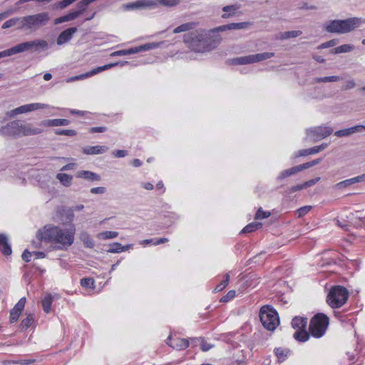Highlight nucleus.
I'll list each match as a JSON object with an SVG mask.
<instances>
[{
    "mask_svg": "<svg viewBox=\"0 0 365 365\" xmlns=\"http://www.w3.org/2000/svg\"><path fill=\"white\" fill-rule=\"evenodd\" d=\"M250 24V22L231 23L209 31L202 29H197L185 34L183 36V42L195 52L210 51L214 49L222 40L221 37L215 33L227 30L245 29Z\"/></svg>",
    "mask_w": 365,
    "mask_h": 365,
    "instance_id": "1",
    "label": "nucleus"
},
{
    "mask_svg": "<svg viewBox=\"0 0 365 365\" xmlns=\"http://www.w3.org/2000/svg\"><path fill=\"white\" fill-rule=\"evenodd\" d=\"M50 21L48 12H41L19 17H14L6 21L1 28L6 29L16 26V30L27 34L37 31L41 28L47 25Z\"/></svg>",
    "mask_w": 365,
    "mask_h": 365,
    "instance_id": "2",
    "label": "nucleus"
},
{
    "mask_svg": "<svg viewBox=\"0 0 365 365\" xmlns=\"http://www.w3.org/2000/svg\"><path fill=\"white\" fill-rule=\"evenodd\" d=\"M76 230L73 227L63 230L58 226L46 225L39 230L36 234L37 239L42 242L57 243L58 249L66 250L74 242Z\"/></svg>",
    "mask_w": 365,
    "mask_h": 365,
    "instance_id": "3",
    "label": "nucleus"
},
{
    "mask_svg": "<svg viewBox=\"0 0 365 365\" xmlns=\"http://www.w3.org/2000/svg\"><path fill=\"white\" fill-rule=\"evenodd\" d=\"M42 132L41 128L34 127L31 123H22L18 120L10 121L0 128V135L9 138L36 135Z\"/></svg>",
    "mask_w": 365,
    "mask_h": 365,
    "instance_id": "4",
    "label": "nucleus"
},
{
    "mask_svg": "<svg viewBox=\"0 0 365 365\" xmlns=\"http://www.w3.org/2000/svg\"><path fill=\"white\" fill-rule=\"evenodd\" d=\"M364 23H365V19L357 17L345 20H332L327 23L325 29L329 33L346 34L353 31Z\"/></svg>",
    "mask_w": 365,
    "mask_h": 365,
    "instance_id": "5",
    "label": "nucleus"
},
{
    "mask_svg": "<svg viewBox=\"0 0 365 365\" xmlns=\"http://www.w3.org/2000/svg\"><path fill=\"white\" fill-rule=\"evenodd\" d=\"M48 48V43L47 41L43 39H35L34 41L20 43L6 50L9 56H10L25 51H36L39 49L45 51Z\"/></svg>",
    "mask_w": 365,
    "mask_h": 365,
    "instance_id": "6",
    "label": "nucleus"
},
{
    "mask_svg": "<svg viewBox=\"0 0 365 365\" xmlns=\"http://www.w3.org/2000/svg\"><path fill=\"white\" fill-rule=\"evenodd\" d=\"M329 317L323 314L318 313L311 319L309 330V335L315 338H321L324 335L329 326Z\"/></svg>",
    "mask_w": 365,
    "mask_h": 365,
    "instance_id": "7",
    "label": "nucleus"
},
{
    "mask_svg": "<svg viewBox=\"0 0 365 365\" xmlns=\"http://www.w3.org/2000/svg\"><path fill=\"white\" fill-rule=\"evenodd\" d=\"M259 319L263 327L269 331H274L279 324L277 312L268 305L260 309Z\"/></svg>",
    "mask_w": 365,
    "mask_h": 365,
    "instance_id": "8",
    "label": "nucleus"
},
{
    "mask_svg": "<svg viewBox=\"0 0 365 365\" xmlns=\"http://www.w3.org/2000/svg\"><path fill=\"white\" fill-rule=\"evenodd\" d=\"M349 292L341 286H335L331 289L327 295V302L332 308H339L347 301Z\"/></svg>",
    "mask_w": 365,
    "mask_h": 365,
    "instance_id": "9",
    "label": "nucleus"
},
{
    "mask_svg": "<svg viewBox=\"0 0 365 365\" xmlns=\"http://www.w3.org/2000/svg\"><path fill=\"white\" fill-rule=\"evenodd\" d=\"M308 319L307 317H295L292 321V327L297 331L294 338L301 342L307 341L309 339V334L307 331Z\"/></svg>",
    "mask_w": 365,
    "mask_h": 365,
    "instance_id": "10",
    "label": "nucleus"
},
{
    "mask_svg": "<svg viewBox=\"0 0 365 365\" xmlns=\"http://www.w3.org/2000/svg\"><path fill=\"white\" fill-rule=\"evenodd\" d=\"M274 56L273 52H264L257 54L248 55L245 56L237 57L232 59V62L235 65H245L257 63L270 58Z\"/></svg>",
    "mask_w": 365,
    "mask_h": 365,
    "instance_id": "11",
    "label": "nucleus"
},
{
    "mask_svg": "<svg viewBox=\"0 0 365 365\" xmlns=\"http://www.w3.org/2000/svg\"><path fill=\"white\" fill-rule=\"evenodd\" d=\"M333 129L328 126H318L307 129V139L313 142L319 141L331 135Z\"/></svg>",
    "mask_w": 365,
    "mask_h": 365,
    "instance_id": "12",
    "label": "nucleus"
},
{
    "mask_svg": "<svg viewBox=\"0 0 365 365\" xmlns=\"http://www.w3.org/2000/svg\"><path fill=\"white\" fill-rule=\"evenodd\" d=\"M49 108V106L48 104L41 103H29L25 104L23 106H21L16 108H14L11 110H9L6 112V116L9 118H14V116L22 114V113H30L34 110H40V109H44Z\"/></svg>",
    "mask_w": 365,
    "mask_h": 365,
    "instance_id": "13",
    "label": "nucleus"
},
{
    "mask_svg": "<svg viewBox=\"0 0 365 365\" xmlns=\"http://www.w3.org/2000/svg\"><path fill=\"white\" fill-rule=\"evenodd\" d=\"M157 3L154 0H138L135 2L129 3L123 5L125 10L140 9L142 8H155Z\"/></svg>",
    "mask_w": 365,
    "mask_h": 365,
    "instance_id": "14",
    "label": "nucleus"
},
{
    "mask_svg": "<svg viewBox=\"0 0 365 365\" xmlns=\"http://www.w3.org/2000/svg\"><path fill=\"white\" fill-rule=\"evenodd\" d=\"M77 31L76 27L68 28L62 31L56 39V43L61 46L68 43L73 37V34Z\"/></svg>",
    "mask_w": 365,
    "mask_h": 365,
    "instance_id": "15",
    "label": "nucleus"
},
{
    "mask_svg": "<svg viewBox=\"0 0 365 365\" xmlns=\"http://www.w3.org/2000/svg\"><path fill=\"white\" fill-rule=\"evenodd\" d=\"M167 344L177 350L185 349L189 346V341L185 339H172L170 336L167 339Z\"/></svg>",
    "mask_w": 365,
    "mask_h": 365,
    "instance_id": "16",
    "label": "nucleus"
},
{
    "mask_svg": "<svg viewBox=\"0 0 365 365\" xmlns=\"http://www.w3.org/2000/svg\"><path fill=\"white\" fill-rule=\"evenodd\" d=\"M320 180V178L317 177L314 179L309 180L307 182H303L302 184L292 186L289 187L287 190V194H292L295 192L302 190L303 189H306L307 187H309L311 186H313L315 185L317 182H319Z\"/></svg>",
    "mask_w": 365,
    "mask_h": 365,
    "instance_id": "17",
    "label": "nucleus"
},
{
    "mask_svg": "<svg viewBox=\"0 0 365 365\" xmlns=\"http://www.w3.org/2000/svg\"><path fill=\"white\" fill-rule=\"evenodd\" d=\"M70 124V120L68 119H51L42 120L39 125L45 127H58V126H66Z\"/></svg>",
    "mask_w": 365,
    "mask_h": 365,
    "instance_id": "18",
    "label": "nucleus"
},
{
    "mask_svg": "<svg viewBox=\"0 0 365 365\" xmlns=\"http://www.w3.org/2000/svg\"><path fill=\"white\" fill-rule=\"evenodd\" d=\"M0 251L5 256H9L11 254V247L9 243V238L5 234H0Z\"/></svg>",
    "mask_w": 365,
    "mask_h": 365,
    "instance_id": "19",
    "label": "nucleus"
},
{
    "mask_svg": "<svg viewBox=\"0 0 365 365\" xmlns=\"http://www.w3.org/2000/svg\"><path fill=\"white\" fill-rule=\"evenodd\" d=\"M108 148L105 145H95L84 148L83 153L86 155H97L102 154L106 152Z\"/></svg>",
    "mask_w": 365,
    "mask_h": 365,
    "instance_id": "20",
    "label": "nucleus"
},
{
    "mask_svg": "<svg viewBox=\"0 0 365 365\" xmlns=\"http://www.w3.org/2000/svg\"><path fill=\"white\" fill-rule=\"evenodd\" d=\"M128 63V61H124V62H116V63H109V64H106V65H104L103 66H99L98 68H93L92 69L91 71H89V74L92 76L99 73V72H101V71H106L107 69H109V68H111L113 67H115L118 65H120V66H124L125 64Z\"/></svg>",
    "mask_w": 365,
    "mask_h": 365,
    "instance_id": "21",
    "label": "nucleus"
},
{
    "mask_svg": "<svg viewBox=\"0 0 365 365\" xmlns=\"http://www.w3.org/2000/svg\"><path fill=\"white\" fill-rule=\"evenodd\" d=\"M76 177L80 178L87 179L91 181L101 180V178L98 174L93 173L91 171H88V170H82V171L78 172L76 174Z\"/></svg>",
    "mask_w": 365,
    "mask_h": 365,
    "instance_id": "22",
    "label": "nucleus"
},
{
    "mask_svg": "<svg viewBox=\"0 0 365 365\" xmlns=\"http://www.w3.org/2000/svg\"><path fill=\"white\" fill-rule=\"evenodd\" d=\"M240 9V6L237 4L229 5L224 6L222 11L225 12L222 15V19H227L235 14L236 11Z\"/></svg>",
    "mask_w": 365,
    "mask_h": 365,
    "instance_id": "23",
    "label": "nucleus"
},
{
    "mask_svg": "<svg viewBox=\"0 0 365 365\" xmlns=\"http://www.w3.org/2000/svg\"><path fill=\"white\" fill-rule=\"evenodd\" d=\"M197 25V23H195V22L185 23V24H181L180 26L176 27L173 30V33L178 34V33H181V32L189 31L192 30Z\"/></svg>",
    "mask_w": 365,
    "mask_h": 365,
    "instance_id": "24",
    "label": "nucleus"
},
{
    "mask_svg": "<svg viewBox=\"0 0 365 365\" xmlns=\"http://www.w3.org/2000/svg\"><path fill=\"white\" fill-rule=\"evenodd\" d=\"M35 321V316L33 314H28L26 317L24 319L20 324L21 329L26 330L31 327Z\"/></svg>",
    "mask_w": 365,
    "mask_h": 365,
    "instance_id": "25",
    "label": "nucleus"
},
{
    "mask_svg": "<svg viewBox=\"0 0 365 365\" xmlns=\"http://www.w3.org/2000/svg\"><path fill=\"white\" fill-rule=\"evenodd\" d=\"M159 45H160L159 43H145L143 45L139 46L134 47L133 49H134L135 53H136L143 52V51L155 48L158 47Z\"/></svg>",
    "mask_w": 365,
    "mask_h": 365,
    "instance_id": "26",
    "label": "nucleus"
},
{
    "mask_svg": "<svg viewBox=\"0 0 365 365\" xmlns=\"http://www.w3.org/2000/svg\"><path fill=\"white\" fill-rule=\"evenodd\" d=\"M302 34V31L296 30V31H284L280 33L278 36V38L282 40L288 39L291 38H296Z\"/></svg>",
    "mask_w": 365,
    "mask_h": 365,
    "instance_id": "27",
    "label": "nucleus"
},
{
    "mask_svg": "<svg viewBox=\"0 0 365 365\" xmlns=\"http://www.w3.org/2000/svg\"><path fill=\"white\" fill-rule=\"evenodd\" d=\"M80 240L83 242L84 245L88 248L94 247V242L86 232H82L80 234Z\"/></svg>",
    "mask_w": 365,
    "mask_h": 365,
    "instance_id": "28",
    "label": "nucleus"
},
{
    "mask_svg": "<svg viewBox=\"0 0 365 365\" xmlns=\"http://www.w3.org/2000/svg\"><path fill=\"white\" fill-rule=\"evenodd\" d=\"M56 178L60 181V182L66 187L71 185L73 179L71 175L66 173H58Z\"/></svg>",
    "mask_w": 365,
    "mask_h": 365,
    "instance_id": "29",
    "label": "nucleus"
},
{
    "mask_svg": "<svg viewBox=\"0 0 365 365\" xmlns=\"http://www.w3.org/2000/svg\"><path fill=\"white\" fill-rule=\"evenodd\" d=\"M262 227V224L261 222H252L246 225L242 230V233H250L255 230H257Z\"/></svg>",
    "mask_w": 365,
    "mask_h": 365,
    "instance_id": "30",
    "label": "nucleus"
},
{
    "mask_svg": "<svg viewBox=\"0 0 365 365\" xmlns=\"http://www.w3.org/2000/svg\"><path fill=\"white\" fill-rule=\"evenodd\" d=\"M341 80V78L338 76H325L322 78H315L314 83H327V82H336Z\"/></svg>",
    "mask_w": 365,
    "mask_h": 365,
    "instance_id": "31",
    "label": "nucleus"
},
{
    "mask_svg": "<svg viewBox=\"0 0 365 365\" xmlns=\"http://www.w3.org/2000/svg\"><path fill=\"white\" fill-rule=\"evenodd\" d=\"M52 297L51 295L46 296L42 300L43 309L46 313H49L51 311V306L52 304Z\"/></svg>",
    "mask_w": 365,
    "mask_h": 365,
    "instance_id": "32",
    "label": "nucleus"
},
{
    "mask_svg": "<svg viewBox=\"0 0 365 365\" xmlns=\"http://www.w3.org/2000/svg\"><path fill=\"white\" fill-rule=\"evenodd\" d=\"M229 282L230 275L229 274H226L224 275V279L215 287V291L220 292L223 290L228 285Z\"/></svg>",
    "mask_w": 365,
    "mask_h": 365,
    "instance_id": "33",
    "label": "nucleus"
},
{
    "mask_svg": "<svg viewBox=\"0 0 365 365\" xmlns=\"http://www.w3.org/2000/svg\"><path fill=\"white\" fill-rule=\"evenodd\" d=\"M353 49V46L349 44H344L338 46L332 50L333 53H346L349 52Z\"/></svg>",
    "mask_w": 365,
    "mask_h": 365,
    "instance_id": "34",
    "label": "nucleus"
},
{
    "mask_svg": "<svg viewBox=\"0 0 365 365\" xmlns=\"http://www.w3.org/2000/svg\"><path fill=\"white\" fill-rule=\"evenodd\" d=\"M56 135H68V136H75L77 134V132L75 130H65V129H56L54 131Z\"/></svg>",
    "mask_w": 365,
    "mask_h": 365,
    "instance_id": "35",
    "label": "nucleus"
},
{
    "mask_svg": "<svg viewBox=\"0 0 365 365\" xmlns=\"http://www.w3.org/2000/svg\"><path fill=\"white\" fill-rule=\"evenodd\" d=\"M95 282L92 278L85 277L81 279V285L86 288L94 289Z\"/></svg>",
    "mask_w": 365,
    "mask_h": 365,
    "instance_id": "36",
    "label": "nucleus"
},
{
    "mask_svg": "<svg viewBox=\"0 0 365 365\" xmlns=\"http://www.w3.org/2000/svg\"><path fill=\"white\" fill-rule=\"evenodd\" d=\"M118 235V232L115 231H105L99 234V237L103 240L115 238Z\"/></svg>",
    "mask_w": 365,
    "mask_h": 365,
    "instance_id": "37",
    "label": "nucleus"
},
{
    "mask_svg": "<svg viewBox=\"0 0 365 365\" xmlns=\"http://www.w3.org/2000/svg\"><path fill=\"white\" fill-rule=\"evenodd\" d=\"M158 4L165 6H175L180 3V0H156L155 1Z\"/></svg>",
    "mask_w": 365,
    "mask_h": 365,
    "instance_id": "38",
    "label": "nucleus"
},
{
    "mask_svg": "<svg viewBox=\"0 0 365 365\" xmlns=\"http://www.w3.org/2000/svg\"><path fill=\"white\" fill-rule=\"evenodd\" d=\"M135 51L133 48H130L128 49H124V50H119L117 51H115L111 53L112 56H125V55H130L134 54Z\"/></svg>",
    "mask_w": 365,
    "mask_h": 365,
    "instance_id": "39",
    "label": "nucleus"
},
{
    "mask_svg": "<svg viewBox=\"0 0 365 365\" xmlns=\"http://www.w3.org/2000/svg\"><path fill=\"white\" fill-rule=\"evenodd\" d=\"M354 180H353V178H350V179H347V180H343V181H341L338 183H336L334 187L336 188V189H344L352 184H354Z\"/></svg>",
    "mask_w": 365,
    "mask_h": 365,
    "instance_id": "40",
    "label": "nucleus"
},
{
    "mask_svg": "<svg viewBox=\"0 0 365 365\" xmlns=\"http://www.w3.org/2000/svg\"><path fill=\"white\" fill-rule=\"evenodd\" d=\"M26 302V297H22L19 300V302L16 303V304L14 306L13 309L21 314L22 311L25 307Z\"/></svg>",
    "mask_w": 365,
    "mask_h": 365,
    "instance_id": "41",
    "label": "nucleus"
},
{
    "mask_svg": "<svg viewBox=\"0 0 365 365\" xmlns=\"http://www.w3.org/2000/svg\"><path fill=\"white\" fill-rule=\"evenodd\" d=\"M110 253H119L123 252V245L119 242H114L108 250Z\"/></svg>",
    "mask_w": 365,
    "mask_h": 365,
    "instance_id": "42",
    "label": "nucleus"
},
{
    "mask_svg": "<svg viewBox=\"0 0 365 365\" xmlns=\"http://www.w3.org/2000/svg\"><path fill=\"white\" fill-rule=\"evenodd\" d=\"M312 206L306 205V206L299 208L296 211V213L298 215V217H302L304 216L306 214H307L312 210Z\"/></svg>",
    "mask_w": 365,
    "mask_h": 365,
    "instance_id": "43",
    "label": "nucleus"
},
{
    "mask_svg": "<svg viewBox=\"0 0 365 365\" xmlns=\"http://www.w3.org/2000/svg\"><path fill=\"white\" fill-rule=\"evenodd\" d=\"M274 353H275L276 356H277V358L279 359V360H280L282 361H284L287 356V351H286L285 350H284L281 348L275 349Z\"/></svg>",
    "mask_w": 365,
    "mask_h": 365,
    "instance_id": "44",
    "label": "nucleus"
},
{
    "mask_svg": "<svg viewBox=\"0 0 365 365\" xmlns=\"http://www.w3.org/2000/svg\"><path fill=\"white\" fill-rule=\"evenodd\" d=\"M270 216V212H264L262 210V209L260 207L257 212H256V215H255V219L257 220H261V219H264V218H267L268 217Z\"/></svg>",
    "mask_w": 365,
    "mask_h": 365,
    "instance_id": "45",
    "label": "nucleus"
},
{
    "mask_svg": "<svg viewBox=\"0 0 365 365\" xmlns=\"http://www.w3.org/2000/svg\"><path fill=\"white\" fill-rule=\"evenodd\" d=\"M84 208V206L83 205H76L68 210V220L69 221H71L73 217V211H81Z\"/></svg>",
    "mask_w": 365,
    "mask_h": 365,
    "instance_id": "46",
    "label": "nucleus"
},
{
    "mask_svg": "<svg viewBox=\"0 0 365 365\" xmlns=\"http://www.w3.org/2000/svg\"><path fill=\"white\" fill-rule=\"evenodd\" d=\"M36 361L35 359H21L16 361H12L10 364H20V365H30Z\"/></svg>",
    "mask_w": 365,
    "mask_h": 365,
    "instance_id": "47",
    "label": "nucleus"
},
{
    "mask_svg": "<svg viewBox=\"0 0 365 365\" xmlns=\"http://www.w3.org/2000/svg\"><path fill=\"white\" fill-rule=\"evenodd\" d=\"M235 296V290H230L227 294L222 297L220 299L221 302H227L230 300L232 299Z\"/></svg>",
    "mask_w": 365,
    "mask_h": 365,
    "instance_id": "48",
    "label": "nucleus"
},
{
    "mask_svg": "<svg viewBox=\"0 0 365 365\" xmlns=\"http://www.w3.org/2000/svg\"><path fill=\"white\" fill-rule=\"evenodd\" d=\"M336 43H337L336 40L332 39V40H330L329 41L322 43L321 45H319L318 46V48L323 49V48L332 47V46H334Z\"/></svg>",
    "mask_w": 365,
    "mask_h": 365,
    "instance_id": "49",
    "label": "nucleus"
},
{
    "mask_svg": "<svg viewBox=\"0 0 365 365\" xmlns=\"http://www.w3.org/2000/svg\"><path fill=\"white\" fill-rule=\"evenodd\" d=\"M21 313L12 309L10 312V322L14 323L18 321Z\"/></svg>",
    "mask_w": 365,
    "mask_h": 365,
    "instance_id": "50",
    "label": "nucleus"
},
{
    "mask_svg": "<svg viewBox=\"0 0 365 365\" xmlns=\"http://www.w3.org/2000/svg\"><path fill=\"white\" fill-rule=\"evenodd\" d=\"M363 129L365 130V125H357L354 127L347 128V130H349L350 132V135H351L354 133L361 132Z\"/></svg>",
    "mask_w": 365,
    "mask_h": 365,
    "instance_id": "51",
    "label": "nucleus"
},
{
    "mask_svg": "<svg viewBox=\"0 0 365 365\" xmlns=\"http://www.w3.org/2000/svg\"><path fill=\"white\" fill-rule=\"evenodd\" d=\"M321 160H322L321 159H316V160H312L310 162L302 164L303 170L309 168L312 166H314V165L319 164Z\"/></svg>",
    "mask_w": 365,
    "mask_h": 365,
    "instance_id": "52",
    "label": "nucleus"
},
{
    "mask_svg": "<svg viewBox=\"0 0 365 365\" xmlns=\"http://www.w3.org/2000/svg\"><path fill=\"white\" fill-rule=\"evenodd\" d=\"M89 4L86 0H82L78 4V9L76 10L78 12H80V15L86 9L87 6Z\"/></svg>",
    "mask_w": 365,
    "mask_h": 365,
    "instance_id": "53",
    "label": "nucleus"
},
{
    "mask_svg": "<svg viewBox=\"0 0 365 365\" xmlns=\"http://www.w3.org/2000/svg\"><path fill=\"white\" fill-rule=\"evenodd\" d=\"M287 170L289 172L291 175H295L296 173L304 170L302 164L292 167Z\"/></svg>",
    "mask_w": 365,
    "mask_h": 365,
    "instance_id": "54",
    "label": "nucleus"
},
{
    "mask_svg": "<svg viewBox=\"0 0 365 365\" xmlns=\"http://www.w3.org/2000/svg\"><path fill=\"white\" fill-rule=\"evenodd\" d=\"M356 86V83L354 80L351 79L346 81L345 84L341 88L342 90H349L354 88Z\"/></svg>",
    "mask_w": 365,
    "mask_h": 365,
    "instance_id": "55",
    "label": "nucleus"
},
{
    "mask_svg": "<svg viewBox=\"0 0 365 365\" xmlns=\"http://www.w3.org/2000/svg\"><path fill=\"white\" fill-rule=\"evenodd\" d=\"M291 176L287 169L282 170L277 178V181H282L286 178Z\"/></svg>",
    "mask_w": 365,
    "mask_h": 365,
    "instance_id": "56",
    "label": "nucleus"
},
{
    "mask_svg": "<svg viewBox=\"0 0 365 365\" xmlns=\"http://www.w3.org/2000/svg\"><path fill=\"white\" fill-rule=\"evenodd\" d=\"M334 135L339 138H341L350 135V132L346 128L336 131Z\"/></svg>",
    "mask_w": 365,
    "mask_h": 365,
    "instance_id": "57",
    "label": "nucleus"
},
{
    "mask_svg": "<svg viewBox=\"0 0 365 365\" xmlns=\"http://www.w3.org/2000/svg\"><path fill=\"white\" fill-rule=\"evenodd\" d=\"M33 255V252H29L27 250H25L21 255L22 259L26 262H29L31 261V257Z\"/></svg>",
    "mask_w": 365,
    "mask_h": 365,
    "instance_id": "58",
    "label": "nucleus"
},
{
    "mask_svg": "<svg viewBox=\"0 0 365 365\" xmlns=\"http://www.w3.org/2000/svg\"><path fill=\"white\" fill-rule=\"evenodd\" d=\"M107 130V128L105 127V126H100V127H93V128H91L90 130H89V132L91 133H103L105 131Z\"/></svg>",
    "mask_w": 365,
    "mask_h": 365,
    "instance_id": "59",
    "label": "nucleus"
},
{
    "mask_svg": "<svg viewBox=\"0 0 365 365\" xmlns=\"http://www.w3.org/2000/svg\"><path fill=\"white\" fill-rule=\"evenodd\" d=\"M310 155L309 148L308 149H302L297 152V153L294 154V158L303 157Z\"/></svg>",
    "mask_w": 365,
    "mask_h": 365,
    "instance_id": "60",
    "label": "nucleus"
},
{
    "mask_svg": "<svg viewBox=\"0 0 365 365\" xmlns=\"http://www.w3.org/2000/svg\"><path fill=\"white\" fill-rule=\"evenodd\" d=\"M79 16H80V12H78L77 11H73L70 12L69 14L66 15V18H68V21L74 20Z\"/></svg>",
    "mask_w": 365,
    "mask_h": 365,
    "instance_id": "61",
    "label": "nucleus"
},
{
    "mask_svg": "<svg viewBox=\"0 0 365 365\" xmlns=\"http://www.w3.org/2000/svg\"><path fill=\"white\" fill-rule=\"evenodd\" d=\"M91 75L89 74V71L86 73H83V74H81V75H79V76H76L74 77H72L71 78H70L68 82L69 81H76V80H80V79H83V78H88V77H91Z\"/></svg>",
    "mask_w": 365,
    "mask_h": 365,
    "instance_id": "62",
    "label": "nucleus"
},
{
    "mask_svg": "<svg viewBox=\"0 0 365 365\" xmlns=\"http://www.w3.org/2000/svg\"><path fill=\"white\" fill-rule=\"evenodd\" d=\"M106 192L104 187H97L91 189V192L93 194H103Z\"/></svg>",
    "mask_w": 365,
    "mask_h": 365,
    "instance_id": "63",
    "label": "nucleus"
},
{
    "mask_svg": "<svg viewBox=\"0 0 365 365\" xmlns=\"http://www.w3.org/2000/svg\"><path fill=\"white\" fill-rule=\"evenodd\" d=\"M113 154L115 158H123L127 155V151L124 150H118L113 152Z\"/></svg>",
    "mask_w": 365,
    "mask_h": 365,
    "instance_id": "64",
    "label": "nucleus"
}]
</instances>
